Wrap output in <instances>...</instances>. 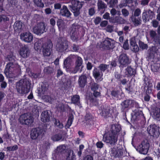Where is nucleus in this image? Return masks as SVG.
I'll return each mask as SVG.
<instances>
[{
    "mask_svg": "<svg viewBox=\"0 0 160 160\" xmlns=\"http://www.w3.org/2000/svg\"><path fill=\"white\" fill-rule=\"evenodd\" d=\"M122 129L121 126L119 124H113L110 126L109 130L105 132L103 136V141L111 146H114L116 144Z\"/></svg>",
    "mask_w": 160,
    "mask_h": 160,
    "instance_id": "nucleus-1",
    "label": "nucleus"
},
{
    "mask_svg": "<svg viewBox=\"0 0 160 160\" xmlns=\"http://www.w3.org/2000/svg\"><path fill=\"white\" fill-rule=\"evenodd\" d=\"M52 43L50 39H47L43 41L40 39L38 40L34 44V48L36 50H38L41 48H42L43 55L49 56L52 51Z\"/></svg>",
    "mask_w": 160,
    "mask_h": 160,
    "instance_id": "nucleus-2",
    "label": "nucleus"
},
{
    "mask_svg": "<svg viewBox=\"0 0 160 160\" xmlns=\"http://www.w3.org/2000/svg\"><path fill=\"white\" fill-rule=\"evenodd\" d=\"M31 81L27 78L22 79L16 83V89L19 94L23 95L30 91Z\"/></svg>",
    "mask_w": 160,
    "mask_h": 160,
    "instance_id": "nucleus-3",
    "label": "nucleus"
},
{
    "mask_svg": "<svg viewBox=\"0 0 160 160\" xmlns=\"http://www.w3.org/2000/svg\"><path fill=\"white\" fill-rule=\"evenodd\" d=\"M20 69V66L18 64L9 62L6 66L4 73L7 78H11L19 71Z\"/></svg>",
    "mask_w": 160,
    "mask_h": 160,
    "instance_id": "nucleus-4",
    "label": "nucleus"
},
{
    "mask_svg": "<svg viewBox=\"0 0 160 160\" xmlns=\"http://www.w3.org/2000/svg\"><path fill=\"white\" fill-rule=\"evenodd\" d=\"M71 5H69L71 11L74 14V16L76 17L80 14V10L82 8L84 2H80L77 0H72Z\"/></svg>",
    "mask_w": 160,
    "mask_h": 160,
    "instance_id": "nucleus-5",
    "label": "nucleus"
},
{
    "mask_svg": "<svg viewBox=\"0 0 160 160\" xmlns=\"http://www.w3.org/2000/svg\"><path fill=\"white\" fill-rule=\"evenodd\" d=\"M68 48V42L64 38H60L57 41L56 45L57 51L59 52H63Z\"/></svg>",
    "mask_w": 160,
    "mask_h": 160,
    "instance_id": "nucleus-6",
    "label": "nucleus"
},
{
    "mask_svg": "<svg viewBox=\"0 0 160 160\" xmlns=\"http://www.w3.org/2000/svg\"><path fill=\"white\" fill-rule=\"evenodd\" d=\"M118 61L119 64V67L120 68L126 67L131 62L128 56L125 53H122L119 56Z\"/></svg>",
    "mask_w": 160,
    "mask_h": 160,
    "instance_id": "nucleus-7",
    "label": "nucleus"
},
{
    "mask_svg": "<svg viewBox=\"0 0 160 160\" xmlns=\"http://www.w3.org/2000/svg\"><path fill=\"white\" fill-rule=\"evenodd\" d=\"M33 32L38 35H41L46 31L45 23L41 22L38 23L33 28Z\"/></svg>",
    "mask_w": 160,
    "mask_h": 160,
    "instance_id": "nucleus-8",
    "label": "nucleus"
},
{
    "mask_svg": "<svg viewBox=\"0 0 160 160\" xmlns=\"http://www.w3.org/2000/svg\"><path fill=\"white\" fill-rule=\"evenodd\" d=\"M102 46L105 49L109 50H112L115 47V42L114 40L107 37L103 42Z\"/></svg>",
    "mask_w": 160,
    "mask_h": 160,
    "instance_id": "nucleus-9",
    "label": "nucleus"
},
{
    "mask_svg": "<svg viewBox=\"0 0 160 160\" xmlns=\"http://www.w3.org/2000/svg\"><path fill=\"white\" fill-rule=\"evenodd\" d=\"M19 119L22 124L30 125L33 122L34 119L31 115L24 114L20 117Z\"/></svg>",
    "mask_w": 160,
    "mask_h": 160,
    "instance_id": "nucleus-10",
    "label": "nucleus"
},
{
    "mask_svg": "<svg viewBox=\"0 0 160 160\" xmlns=\"http://www.w3.org/2000/svg\"><path fill=\"white\" fill-rule=\"evenodd\" d=\"M149 146V142L143 141L142 142L141 144L138 146V149L140 153L145 155L148 152Z\"/></svg>",
    "mask_w": 160,
    "mask_h": 160,
    "instance_id": "nucleus-11",
    "label": "nucleus"
},
{
    "mask_svg": "<svg viewBox=\"0 0 160 160\" xmlns=\"http://www.w3.org/2000/svg\"><path fill=\"white\" fill-rule=\"evenodd\" d=\"M43 130L39 128H34L32 129L30 133V137L33 140L37 139L43 132Z\"/></svg>",
    "mask_w": 160,
    "mask_h": 160,
    "instance_id": "nucleus-12",
    "label": "nucleus"
},
{
    "mask_svg": "<svg viewBox=\"0 0 160 160\" xmlns=\"http://www.w3.org/2000/svg\"><path fill=\"white\" fill-rule=\"evenodd\" d=\"M125 76L117 72L114 73V77L117 81L119 82L118 84L120 85H124L128 82V80L125 78Z\"/></svg>",
    "mask_w": 160,
    "mask_h": 160,
    "instance_id": "nucleus-13",
    "label": "nucleus"
},
{
    "mask_svg": "<svg viewBox=\"0 0 160 160\" xmlns=\"http://www.w3.org/2000/svg\"><path fill=\"white\" fill-rule=\"evenodd\" d=\"M158 128L155 124L150 125L147 128L149 134L154 137H158L160 134L158 130Z\"/></svg>",
    "mask_w": 160,
    "mask_h": 160,
    "instance_id": "nucleus-14",
    "label": "nucleus"
},
{
    "mask_svg": "<svg viewBox=\"0 0 160 160\" xmlns=\"http://www.w3.org/2000/svg\"><path fill=\"white\" fill-rule=\"evenodd\" d=\"M154 12L150 10L143 12L142 14V18L145 22L152 20L154 16Z\"/></svg>",
    "mask_w": 160,
    "mask_h": 160,
    "instance_id": "nucleus-15",
    "label": "nucleus"
},
{
    "mask_svg": "<svg viewBox=\"0 0 160 160\" xmlns=\"http://www.w3.org/2000/svg\"><path fill=\"white\" fill-rule=\"evenodd\" d=\"M20 37L22 40L27 42H31L33 39L32 35L29 32L23 33L21 34Z\"/></svg>",
    "mask_w": 160,
    "mask_h": 160,
    "instance_id": "nucleus-16",
    "label": "nucleus"
},
{
    "mask_svg": "<svg viewBox=\"0 0 160 160\" xmlns=\"http://www.w3.org/2000/svg\"><path fill=\"white\" fill-rule=\"evenodd\" d=\"M132 100L127 99L123 101L121 104L122 112H125V109L131 108L133 107L132 105Z\"/></svg>",
    "mask_w": 160,
    "mask_h": 160,
    "instance_id": "nucleus-17",
    "label": "nucleus"
},
{
    "mask_svg": "<svg viewBox=\"0 0 160 160\" xmlns=\"http://www.w3.org/2000/svg\"><path fill=\"white\" fill-rule=\"evenodd\" d=\"M30 51L27 45H24L20 50V54L23 58L28 57L30 55Z\"/></svg>",
    "mask_w": 160,
    "mask_h": 160,
    "instance_id": "nucleus-18",
    "label": "nucleus"
},
{
    "mask_svg": "<svg viewBox=\"0 0 160 160\" xmlns=\"http://www.w3.org/2000/svg\"><path fill=\"white\" fill-rule=\"evenodd\" d=\"M24 27V23L20 21H17L14 23L13 28L14 30L18 32H21Z\"/></svg>",
    "mask_w": 160,
    "mask_h": 160,
    "instance_id": "nucleus-19",
    "label": "nucleus"
},
{
    "mask_svg": "<svg viewBox=\"0 0 160 160\" xmlns=\"http://www.w3.org/2000/svg\"><path fill=\"white\" fill-rule=\"evenodd\" d=\"M65 135L63 132H60L52 135L51 137V139L54 142L59 141L60 140L63 141L64 140Z\"/></svg>",
    "mask_w": 160,
    "mask_h": 160,
    "instance_id": "nucleus-20",
    "label": "nucleus"
},
{
    "mask_svg": "<svg viewBox=\"0 0 160 160\" xmlns=\"http://www.w3.org/2000/svg\"><path fill=\"white\" fill-rule=\"evenodd\" d=\"M133 0H122L118 6L120 8H122L126 6L132 8L134 6L133 5Z\"/></svg>",
    "mask_w": 160,
    "mask_h": 160,
    "instance_id": "nucleus-21",
    "label": "nucleus"
},
{
    "mask_svg": "<svg viewBox=\"0 0 160 160\" xmlns=\"http://www.w3.org/2000/svg\"><path fill=\"white\" fill-rule=\"evenodd\" d=\"M110 14L108 12H106L103 16V18L106 19H109L110 22L113 23H120V19L121 18V17H114L110 18Z\"/></svg>",
    "mask_w": 160,
    "mask_h": 160,
    "instance_id": "nucleus-22",
    "label": "nucleus"
},
{
    "mask_svg": "<svg viewBox=\"0 0 160 160\" xmlns=\"http://www.w3.org/2000/svg\"><path fill=\"white\" fill-rule=\"evenodd\" d=\"M87 83V78L86 75L82 74L79 76L78 79V84L80 87L84 88Z\"/></svg>",
    "mask_w": 160,
    "mask_h": 160,
    "instance_id": "nucleus-23",
    "label": "nucleus"
},
{
    "mask_svg": "<svg viewBox=\"0 0 160 160\" xmlns=\"http://www.w3.org/2000/svg\"><path fill=\"white\" fill-rule=\"evenodd\" d=\"M51 115L47 111H44L41 115V120L44 122H48L50 121Z\"/></svg>",
    "mask_w": 160,
    "mask_h": 160,
    "instance_id": "nucleus-24",
    "label": "nucleus"
},
{
    "mask_svg": "<svg viewBox=\"0 0 160 160\" xmlns=\"http://www.w3.org/2000/svg\"><path fill=\"white\" fill-rule=\"evenodd\" d=\"M122 92V90L120 88H116L111 91V95L112 98H118L121 95Z\"/></svg>",
    "mask_w": 160,
    "mask_h": 160,
    "instance_id": "nucleus-25",
    "label": "nucleus"
},
{
    "mask_svg": "<svg viewBox=\"0 0 160 160\" xmlns=\"http://www.w3.org/2000/svg\"><path fill=\"white\" fill-rule=\"evenodd\" d=\"M136 71L135 69L131 67V66H128L125 70V74L126 76L130 77L134 76Z\"/></svg>",
    "mask_w": 160,
    "mask_h": 160,
    "instance_id": "nucleus-26",
    "label": "nucleus"
},
{
    "mask_svg": "<svg viewBox=\"0 0 160 160\" xmlns=\"http://www.w3.org/2000/svg\"><path fill=\"white\" fill-rule=\"evenodd\" d=\"M60 13L62 16H65L67 18L70 17L72 14L67 7L65 5H64L61 9Z\"/></svg>",
    "mask_w": 160,
    "mask_h": 160,
    "instance_id": "nucleus-27",
    "label": "nucleus"
},
{
    "mask_svg": "<svg viewBox=\"0 0 160 160\" xmlns=\"http://www.w3.org/2000/svg\"><path fill=\"white\" fill-rule=\"evenodd\" d=\"M111 108L110 106H107L105 109L102 111L101 115L105 118L110 117L111 114L110 113Z\"/></svg>",
    "mask_w": 160,
    "mask_h": 160,
    "instance_id": "nucleus-28",
    "label": "nucleus"
},
{
    "mask_svg": "<svg viewBox=\"0 0 160 160\" xmlns=\"http://www.w3.org/2000/svg\"><path fill=\"white\" fill-rule=\"evenodd\" d=\"M93 117L92 115L89 112H87L85 116L84 119L86 123L91 125L93 122Z\"/></svg>",
    "mask_w": 160,
    "mask_h": 160,
    "instance_id": "nucleus-29",
    "label": "nucleus"
},
{
    "mask_svg": "<svg viewBox=\"0 0 160 160\" xmlns=\"http://www.w3.org/2000/svg\"><path fill=\"white\" fill-rule=\"evenodd\" d=\"M73 62V61L71 57L67 58L64 61L63 64L66 68L69 69L70 68Z\"/></svg>",
    "mask_w": 160,
    "mask_h": 160,
    "instance_id": "nucleus-30",
    "label": "nucleus"
},
{
    "mask_svg": "<svg viewBox=\"0 0 160 160\" xmlns=\"http://www.w3.org/2000/svg\"><path fill=\"white\" fill-rule=\"evenodd\" d=\"M80 98L79 95H73L71 98V101L72 103L77 105H79L80 103Z\"/></svg>",
    "mask_w": 160,
    "mask_h": 160,
    "instance_id": "nucleus-31",
    "label": "nucleus"
},
{
    "mask_svg": "<svg viewBox=\"0 0 160 160\" xmlns=\"http://www.w3.org/2000/svg\"><path fill=\"white\" fill-rule=\"evenodd\" d=\"M97 6L98 11L104 10L107 7L106 4L101 0L98 1Z\"/></svg>",
    "mask_w": 160,
    "mask_h": 160,
    "instance_id": "nucleus-32",
    "label": "nucleus"
},
{
    "mask_svg": "<svg viewBox=\"0 0 160 160\" xmlns=\"http://www.w3.org/2000/svg\"><path fill=\"white\" fill-rule=\"evenodd\" d=\"M73 119V116L71 114L69 116L67 124L65 126L66 129L69 128L72 123Z\"/></svg>",
    "mask_w": 160,
    "mask_h": 160,
    "instance_id": "nucleus-33",
    "label": "nucleus"
},
{
    "mask_svg": "<svg viewBox=\"0 0 160 160\" xmlns=\"http://www.w3.org/2000/svg\"><path fill=\"white\" fill-rule=\"evenodd\" d=\"M148 85L147 87V89L145 90V94L150 95L152 91V85L150 82H148Z\"/></svg>",
    "mask_w": 160,
    "mask_h": 160,
    "instance_id": "nucleus-34",
    "label": "nucleus"
},
{
    "mask_svg": "<svg viewBox=\"0 0 160 160\" xmlns=\"http://www.w3.org/2000/svg\"><path fill=\"white\" fill-rule=\"evenodd\" d=\"M131 19L135 26H138L141 24V20L140 18L131 17Z\"/></svg>",
    "mask_w": 160,
    "mask_h": 160,
    "instance_id": "nucleus-35",
    "label": "nucleus"
},
{
    "mask_svg": "<svg viewBox=\"0 0 160 160\" xmlns=\"http://www.w3.org/2000/svg\"><path fill=\"white\" fill-rule=\"evenodd\" d=\"M92 74L93 77L95 79H98L100 75L99 70L97 68H95L93 70Z\"/></svg>",
    "mask_w": 160,
    "mask_h": 160,
    "instance_id": "nucleus-36",
    "label": "nucleus"
},
{
    "mask_svg": "<svg viewBox=\"0 0 160 160\" xmlns=\"http://www.w3.org/2000/svg\"><path fill=\"white\" fill-rule=\"evenodd\" d=\"M66 148L65 145H62L57 147L56 152L58 153H62L64 151Z\"/></svg>",
    "mask_w": 160,
    "mask_h": 160,
    "instance_id": "nucleus-37",
    "label": "nucleus"
},
{
    "mask_svg": "<svg viewBox=\"0 0 160 160\" xmlns=\"http://www.w3.org/2000/svg\"><path fill=\"white\" fill-rule=\"evenodd\" d=\"M160 68V65L158 64H155L151 66V69L153 72H158Z\"/></svg>",
    "mask_w": 160,
    "mask_h": 160,
    "instance_id": "nucleus-38",
    "label": "nucleus"
},
{
    "mask_svg": "<svg viewBox=\"0 0 160 160\" xmlns=\"http://www.w3.org/2000/svg\"><path fill=\"white\" fill-rule=\"evenodd\" d=\"M43 71L46 74H50L53 72V69L51 67H48L45 68Z\"/></svg>",
    "mask_w": 160,
    "mask_h": 160,
    "instance_id": "nucleus-39",
    "label": "nucleus"
},
{
    "mask_svg": "<svg viewBox=\"0 0 160 160\" xmlns=\"http://www.w3.org/2000/svg\"><path fill=\"white\" fill-rule=\"evenodd\" d=\"M9 18L5 14L0 15V23L2 21L4 22H5L7 21H9Z\"/></svg>",
    "mask_w": 160,
    "mask_h": 160,
    "instance_id": "nucleus-40",
    "label": "nucleus"
},
{
    "mask_svg": "<svg viewBox=\"0 0 160 160\" xmlns=\"http://www.w3.org/2000/svg\"><path fill=\"white\" fill-rule=\"evenodd\" d=\"M99 85L98 83L94 82L91 85V90L92 92H95L98 90Z\"/></svg>",
    "mask_w": 160,
    "mask_h": 160,
    "instance_id": "nucleus-41",
    "label": "nucleus"
},
{
    "mask_svg": "<svg viewBox=\"0 0 160 160\" xmlns=\"http://www.w3.org/2000/svg\"><path fill=\"white\" fill-rule=\"evenodd\" d=\"M82 62L83 60L82 58L78 56L75 62V65L80 67L81 66Z\"/></svg>",
    "mask_w": 160,
    "mask_h": 160,
    "instance_id": "nucleus-42",
    "label": "nucleus"
},
{
    "mask_svg": "<svg viewBox=\"0 0 160 160\" xmlns=\"http://www.w3.org/2000/svg\"><path fill=\"white\" fill-rule=\"evenodd\" d=\"M123 152L122 149H117L115 152V153L114 154V156L116 157L119 158L121 157L122 155Z\"/></svg>",
    "mask_w": 160,
    "mask_h": 160,
    "instance_id": "nucleus-43",
    "label": "nucleus"
},
{
    "mask_svg": "<svg viewBox=\"0 0 160 160\" xmlns=\"http://www.w3.org/2000/svg\"><path fill=\"white\" fill-rule=\"evenodd\" d=\"M71 32H79V26L74 24L72 25Z\"/></svg>",
    "mask_w": 160,
    "mask_h": 160,
    "instance_id": "nucleus-44",
    "label": "nucleus"
},
{
    "mask_svg": "<svg viewBox=\"0 0 160 160\" xmlns=\"http://www.w3.org/2000/svg\"><path fill=\"white\" fill-rule=\"evenodd\" d=\"M109 67V65L101 64L99 66V68L101 71L104 72Z\"/></svg>",
    "mask_w": 160,
    "mask_h": 160,
    "instance_id": "nucleus-45",
    "label": "nucleus"
},
{
    "mask_svg": "<svg viewBox=\"0 0 160 160\" xmlns=\"http://www.w3.org/2000/svg\"><path fill=\"white\" fill-rule=\"evenodd\" d=\"M72 34L71 36L72 40L75 41L77 40L78 38V35L79 32H71Z\"/></svg>",
    "mask_w": 160,
    "mask_h": 160,
    "instance_id": "nucleus-46",
    "label": "nucleus"
},
{
    "mask_svg": "<svg viewBox=\"0 0 160 160\" xmlns=\"http://www.w3.org/2000/svg\"><path fill=\"white\" fill-rule=\"evenodd\" d=\"M118 2V0H110L109 2V7L113 8Z\"/></svg>",
    "mask_w": 160,
    "mask_h": 160,
    "instance_id": "nucleus-47",
    "label": "nucleus"
},
{
    "mask_svg": "<svg viewBox=\"0 0 160 160\" xmlns=\"http://www.w3.org/2000/svg\"><path fill=\"white\" fill-rule=\"evenodd\" d=\"M18 148V146L16 144L13 146L8 147L7 148V151H14L17 150Z\"/></svg>",
    "mask_w": 160,
    "mask_h": 160,
    "instance_id": "nucleus-48",
    "label": "nucleus"
},
{
    "mask_svg": "<svg viewBox=\"0 0 160 160\" xmlns=\"http://www.w3.org/2000/svg\"><path fill=\"white\" fill-rule=\"evenodd\" d=\"M57 25L58 28H62L63 26V22L61 19H58L57 22Z\"/></svg>",
    "mask_w": 160,
    "mask_h": 160,
    "instance_id": "nucleus-49",
    "label": "nucleus"
},
{
    "mask_svg": "<svg viewBox=\"0 0 160 160\" xmlns=\"http://www.w3.org/2000/svg\"><path fill=\"white\" fill-rule=\"evenodd\" d=\"M125 89L128 93H131L133 91V88L130 84L128 85L127 87L125 88Z\"/></svg>",
    "mask_w": 160,
    "mask_h": 160,
    "instance_id": "nucleus-50",
    "label": "nucleus"
},
{
    "mask_svg": "<svg viewBox=\"0 0 160 160\" xmlns=\"http://www.w3.org/2000/svg\"><path fill=\"white\" fill-rule=\"evenodd\" d=\"M154 114L157 119L160 120V108H157Z\"/></svg>",
    "mask_w": 160,
    "mask_h": 160,
    "instance_id": "nucleus-51",
    "label": "nucleus"
},
{
    "mask_svg": "<svg viewBox=\"0 0 160 160\" xmlns=\"http://www.w3.org/2000/svg\"><path fill=\"white\" fill-rule=\"evenodd\" d=\"M121 12L123 17H127L129 13V11L125 8L122 9Z\"/></svg>",
    "mask_w": 160,
    "mask_h": 160,
    "instance_id": "nucleus-52",
    "label": "nucleus"
},
{
    "mask_svg": "<svg viewBox=\"0 0 160 160\" xmlns=\"http://www.w3.org/2000/svg\"><path fill=\"white\" fill-rule=\"evenodd\" d=\"M88 101L90 102V103L92 105H96V98H93L92 96H90Z\"/></svg>",
    "mask_w": 160,
    "mask_h": 160,
    "instance_id": "nucleus-53",
    "label": "nucleus"
},
{
    "mask_svg": "<svg viewBox=\"0 0 160 160\" xmlns=\"http://www.w3.org/2000/svg\"><path fill=\"white\" fill-rule=\"evenodd\" d=\"M150 37L153 40L158 36L156 32L154 30H151L149 32Z\"/></svg>",
    "mask_w": 160,
    "mask_h": 160,
    "instance_id": "nucleus-54",
    "label": "nucleus"
},
{
    "mask_svg": "<svg viewBox=\"0 0 160 160\" xmlns=\"http://www.w3.org/2000/svg\"><path fill=\"white\" fill-rule=\"evenodd\" d=\"M95 12L94 7L91 8L88 10V14L90 16H93L95 14Z\"/></svg>",
    "mask_w": 160,
    "mask_h": 160,
    "instance_id": "nucleus-55",
    "label": "nucleus"
},
{
    "mask_svg": "<svg viewBox=\"0 0 160 160\" xmlns=\"http://www.w3.org/2000/svg\"><path fill=\"white\" fill-rule=\"evenodd\" d=\"M141 11L140 9L137 8L136 9L134 12L133 15H132V17H138L141 14Z\"/></svg>",
    "mask_w": 160,
    "mask_h": 160,
    "instance_id": "nucleus-56",
    "label": "nucleus"
},
{
    "mask_svg": "<svg viewBox=\"0 0 160 160\" xmlns=\"http://www.w3.org/2000/svg\"><path fill=\"white\" fill-rule=\"evenodd\" d=\"M110 65L111 66V67H110V68L112 69V68L116 67L117 65V60L116 59H114V60H112L110 62Z\"/></svg>",
    "mask_w": 160,
    "mask_h": 160,
    "instance_id": "nucleus-57",
    "label": "nucleus"
},
{
    "mask_svg": "<svg viewBox=\"0 0 160 160\" xmlns=\"http://www.w3.org/2000/svg\"><path fill=\"white\" fill-rule=\"evenodd\" d=\"M122 48L125 50H128L129 49V46L128 44V40H125L124 42Z\"/></svg>",
    "mask_w": 160,
    "mask_h": 160,
    "instance_id": "nucleus-58",
    "label": "nucleus"
},
{
    "mask_svg": "<svg viewBox=\"0 0 160 160\" xmlns=\"http://www.w3.org/2000/svg\"><path fill=\"white\" fill-rule=\"evenodd\" d=\"M36 5L40 8H42L44 6V3L42 2L41 0H38L37 2H36Z\"/></svg>",
    "mask_w": 160,
    "mask_h": 160,
    "instance_id": "nucleus-59",
    "label": "nucleus"
},
{
    "mask_svg": "<svg viewBox=\"0 0 160 160\" xmlns=\"http://www.w3.org/2000/svg\"><path fill=\"white\" fill-rule=\"evenodd\" d=\"M139 46L140 48L142 49H145L148 48V45L147 44H144L142 42H139Z\"/></svg>",
    "mask_w": 160,
    "mask_h": 160,
    "instance_id": "nucleus-60",
    "label": "nucleus"
},
{
    "mask_svg": "<svg viewBox=\"0 0 160 160\" xmlns=\"http://www.w3.org/2000/svg\"><path fill=\"white\" fill-rule=\"evenodd\" d=\"M79 46L75 44H73L72 46V51L73 52H77L79 49Z\"/></svg>",
    "mask_w": 160,
    "mask_h": 160,
    "instance_id": "nucleus-61",
    "label": "nucleus"
},
{
    "mask_svg": "<svg viewBox=\"0 0 160 160\" xmlns=\"http://www.w3.org/2000/svg\"><path fill=\"white\" fill-rule=\"evenodd\" d=\"M106 30L107 32H111L113 30V26L110 25H108L106 27Z\"/></svg>",
    "mask_w": 160,
    "mask_h": 160,
    "instance_id": "nucleus-62",
    "label": "nucleus"
},
{
    "mask_svg": "<svg viewBox=\"0 0 160 160\" xmlns=\"http://www.w3.org/2000/svg\"><path fill=\"white\" fill-rule=\"evenodd\" d=\"M101 21V18L100 17H97L94 20V22L96 25L99 24Z\"/></svg>",
    "mask_w": 160,
    "mask_h": 160,
    "instance_id": "nucleus-63",
    "label": "nucleus"
},
{
    "mask_svg": "<svg viewBox=\"0 0 160 160\" xmlns=\"http://www.w3.org/2000/svg\"><path fill=\"white\" fill-rule=\"evenodd\" d=\"M153 41L157 44H158L160 45V37L158 35L154 39Z\"/></svg>",
    "mask_w": 160,
    "mask_h": 160,
    "instance_id": "nucleus-64",
    "label": "nucleus"
}]
</instances>
